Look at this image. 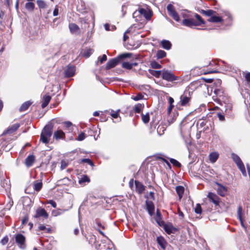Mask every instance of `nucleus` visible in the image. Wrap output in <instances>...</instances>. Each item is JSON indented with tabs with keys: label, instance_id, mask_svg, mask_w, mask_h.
<instances>
[{
	"label": "nucleus",
	"instance_id": "51",
	"mask_svg": "<svg viewBox=\"0 0 250 250\" xmlns=\"http://www.w3.org/2000/svg\"><path fill=\"white\" fill-rule=\"evenodd\" d=\"M59 182L60 184H64V185H68V183L70 182V180H69V179L68 178L66 177V178H64L63 179L60 180L59 181Z\"/></svg>",
	"mask_w": 250,
	"mask_h": 250
},
{
	"label": "nucleus",
	"instance_id": "18",
	"mask_svg": "<svg viewBox=\"0 0 250 250\" xmlns=\"http://www.w3.org/2000/svg\"><path fill=\"white\" fill-rule=\"evenodd\" d=\"M35 161V156L33 155L28 156L25 160V164L27 167H29L32 166Z\"/></svg>",
	"mask_w": 250,
	"mask_h": 250
},
{
	"label": "nucleus",
	"instance_id": "35",
	"mask_svg": "<svg viewBox=\"0 0 250 250\" xmlns=\"http://www.w3.org/2000/svg\"><path fill=\"white\" fill-rule=\"evenodd\" d=\"M144 107L143 104H138L134 107V110L135 113H140Z\"/></svg>",
	"mask_w": 250,
	"mask_h": 250
},
{
	"label": "nucleus",
	"instance_id": "44",
	"mask_svg": "<svg viewBox=\"0 0 250 250\" xmlns=\"http://www.w3.org/2000/svg\"><path fill=\"white\" fill-rule=\"evenodd\" d=\"M37 4L40 8H45L46 6L45 2L42 0H37Z\"/></svg>",
	"mask_w": 250,
	"mask_h": 250
},
{
	"label": "nucleus",
	"instance_id": "7",
	"mask_svg": "<svg viewBox=\"0 0 250 250\" xmlns=\"http://www.w3.org/2000/svg\"><path fill=\"white\" fill-rule=\"evenodd\" d=\"M75 67L72 65H68L64 70V76L65 77H71L74 75L75 73Z\"/></svg>",
	"mask_w": 250,
	"mask_h": 250
},
{
	"label": "nucleus",
	"instance_id": "59",
	"mask_svg": "<svg viewBox=\"0 0 250 250\" xmlns=\"http://www.w3.org/2000/svg\"><path fill=\"white\" fill-rule=\"evenodd\" d=\"M143 98V96L142 94H138L136 96H135L133 99L134 100L137 101L140 100L142 99Z\"/></svg>",
	"mask_w": 250,
	"mask_h": 250
},
{
	"label": "nucleus",
	"instance_id": "53",
	"mask_svg": "<svg viewBox=\"0 0 250 250\" xmlns=\"http://www.w3.org/2000/svg\"><path fill=\"white\" fill-rule=\"evenodd\" d=\"M217 117L219 120V121H224L225 120V116L223 114H222L220 112H218L217 113Z\"/></svg>",
	"mask_w": 250,
	"mask_h": 250
},
{
	"label": "nucleus",
	"instance_id": "41",
	"mask_svg": "<svg viewBox=\"0 0 250 250\" xmlns=\"http://www.w3.org/2000/svg\"><path fill=\"white\" fill-rule=\"evenodd\" d=\"M243 208H242V207L240 206H239L238 207V209H237V217H238V218L239 220H241L242 218V216H243Z\"/></svg>",
	"mask_w": 250,
	"mask_h": 250
},
{
	"label": "nucleus",
	"instance_id": "31",
	"mask_svg": "<svg viewBox=\"0 0 250 250\" xmlns=\"http://www.w3.org/2000/svg\"><path fill=\"white\" fill-rule=\"evenodd\" d=\"M200 13L205 16L208 17H211L216 13V12L212 10H201Z\"/></svg>",
	"mask_w": 250,
	"mask_h": 250
},
{
	"label": "nucleus",
	"instance_id": "26",
	"mask_svg": "<svg viewBox=\"0 0 250 250\" xmlns=\"http://www.w3.org/2000/svg\"><path fill=\"white\" fill-rule=\"evenodd\" d=\"M51 100V97L49 95H44L42 98V108L45 107Z\"/></svg>",
	"mask_w": 250,
	"mask_h": 250
},
{
	"label": "nucleus",
	"instance_id": "23",
	"mask_svg": "<svg viewBox=\"0 0 250 250\" xmlns=\"http://www.w3.org/2000/svg\"><path fill=\"white\" fill-rule=\"evenodd\" d=\"M137 65V63H136V62L130 63L129 62H125L122 63V67H123L125 69L130 70V69H132L133 66H135Z\"/></svg>",
	"mask_w": 250,
	"mask_h": 250
},
{
	"label": "nucleus",
	"instance_id": "29",
	"mask_svg": "<svg viewBox=\"0 0 250 250\" xmlns=\"http://www.w3.org/2000/svg\"><path fill=\"white\" fill-rule=\"evenodd\" d=\"M89 182L90 179L86 175H83L79 180V183L82 185H84L85 183H88Z\"/></svg>",
	"mask_w": 250,
	"mask_h": 250
},
{
	"label": "nucleus",
	"instance_id": "30",
	"mask_svg": "<svg viewBox=\"0 0 250 250\" xmlns=\"http://www.w3.org/2000/svg\"><path fill=\"white\" fill-rule=\"evenodd\" d=\"M176 191L178 195L179 199H181L182 198L184 192V188L182 186H177L176 188Z\"/></svg>",
	"mask_w": 250,
	"mask_h": 250
},
{
	"label": "nucleus",
	"instance_id": "32",
	"mask_svg": "<svg viewBox=\"0 0 250 250\" xmlns=\"http://www.w3.org/2000/svg\"><path fill=\"white\" fill-rule=\"evenodd\" d=\"M32 102L30 101H27L24 103L20 108V111H24L28 109L29 106L32 104Z\"/></svg>",
	"mask_w": 250,
	"mask_h": 250
},
{
	"label": "nucleus",
	"instance_id": "63",
	"mask_svg": "<svg viewBox=\"0 0 250 250\" xmlns=\"http://www.w3.org/2000/svg\"><path fill=\"white\" fill-rule=\"evenodd\" d=\"M95 224L96 225V226L98 227H100L102 228L103 229H104V225L102 224V223L99 221H96Z\"/></svg>",
	"mask_w": 250,
	"mask_h": 250
},
{
	"label": "nucleus",
	"instance_id": "2",
	"mask_svg": "<svg viewBox=\"0 0 250 250\" xmlns=\"http://www.w3.org/2000/svg\"><path fill=\"white\" fill-rule=\"evenodd\" d=\"M161 77L163 79L170 82L181 79L179 77L176 76L173 72L167 70H163L162 71Z\"/></svg>",
	"mask_w": 250,
	"mask_h": 250
},
{
	"label": "nucleus",
	"instance_id": "54",
	"mask_svg": "<svg viewBox=\"0 0 250 250\" xmlns=\"http://www.w3.org/2000/svg\"><path fill=\"white\" fill-rule=\"evenodd\" d=\"M68 165V163L65 160H62L61 161V168L62 170L64 169Z\"/></svg>",
	"mask_w": 250,
	"mask_h": 250
},
{
	"label": "nucleus",
	"instance_id": "8",
	"mask_svg": "<svg viewBox=\"0 0 250 250\" xmlns=\"http://www.w3.org/2000/svg\"><path fill=\"white\" fill-rule=\"evenodd\" d=\"M40 217H43L46 219L48 217V214L46 211L43 208H39L36 211V214L34 215L35 218H39Z\"/></svg>",
	"mask_w": 250,
	"mask_h": 250
},
{
	"label": "nucleus",
	"instance_id": "21",
	"mask_svg": "<svg viewBox=\"0 0 250 250\" xmlns=\"http://www.w3.org/2000/svg\"><path fill=\"white\" fill-rule=\"evenodd\" d=\"M65 137V133L62 130H58L54 133V138L56 140L63 139Z\"/></svg>",
	"mask_w": 250,
	"mask_h": 250
},
{
	"label": "nucleus",
	"instance_id": "16",
	"mask_svg": "<svg viewBox=\"0 0 250 250\" xmlns=\"http://www.w3.org/2000/svg\"><path fill=\"white\" fill-rule=\"evenodd\" d=\"M19 127L20 125L19 124H14L10 127H8L6 130H5L3 132V134H6L12 133L16 131Z\"/></svg>",
	"mask_w": 250,
	"mask_h": 250
},
{
	"label": "nucleus",
	"instance_id": "55",
	"mask_svg": "<svg viewBox=\"0 0 250 250\" xmlns=\"http://www.w3.org/2000/svg\"><path fill=\"white\" fill-rule=\"evenodd\" d=\"M8 240L9 238L8 236H6L1 240L0 243L2 245H5L8 243Z\"/></svg>",
	"mask_w": 250,
	"mask_h": 250
},
{
	"label": "nucleus",
	"instance_id": "22",
	"mask_svg": "<svg viewBox=\"0 0 250 250\" xmlns=\"http://www.w3.org/2000/svg\"><path fill=\"white\" fill-rule=\"evenodd\" d=\"M219 157V153L217 152H213L210 153L209 159L211 163H214Z\"/></svg>",
	"mask_w": 250,
	"mask_h": 250
},
{
	"label": "nucleus",
	"instance_id": "13",
	"mask_svg": "<svg viewBox=\"0 0 250 250\" xmlns=\"http://www.w3.org/2000/svg\"><path fill=\"white\" fill-rule=\"evenodd\" d=\"M190 97L188 96L186 94H184L180 96V103L182 106H187L188 105L190 101Z\"/></svg>",
	"mask_w": 250,
	"mask_h": 250
},
{
	"label": "nucleus",
	"instance_id": "27",
	"mask_svg": "<svg viewBox=\"0 0 250 250\" xmlns=\"http://www.w3.org/2000/svg\"><path fill=\"white\" fill-rule=\"evenodd\" d=\"M161 44L163 48L166 50H169L171 47V42L167 40H163L161 41Z\"/></svg>",
	"mask_w": 250,
	"mask_h": 250
},
{
	"label": "nucleus",
	"instance_id": "5",
	"mask_svg": "<svg viewBox=\"0 0 250 250\" xmlns=\"http://www.w3.org/2000/svg\"><path fill=\"white\" fill-rule=\"evenodd\" d=\"M15 240L16 243L18 244L20 248L23 249L25 248V237L21 234H18L15 236Z\"/></svg>",
	"mask_w": 250,
	"mask_h": 250
},
{
	"label": "nucleus",
	"instance_id": "3",
	"mask_svg": "<svg viewBox=\"0 0 250 250\" xmlns=\"http://www.w3.org/2000/svg\"><path fill=\"white\" fill-rule=\"evenodd\" d=\"M214 93L217 97L216 100L218 102H221V101L223 102L224 100L227 99L228 98L222 87L214 88Z\"/></svg>",
	"mask_w": 250,
	"mask_h": 250
},
{
	"label": "nucleus",
	"instance_id": "46",
	"mask_svg": "<svg viewBox=\"0 0 250 250\" xmlns=\"http://www.w3.org/2000/svg\"><path fill=\"white\" fill-rule=\"evenodd\" d=\"M169 160L170 163L172 164L174 166H176L178 167H181V164L176 160L173 158H170Z\"/></svg>",
	"mask_w": 250,
	"mask_h": 250
},
{
	"label": "nucleus",
	"instance_id": "6",
	"mask_svg": "<svg viewBox=\"0 0 250 250\" xmlns=\"http://www.w3.org/2000/svg\"><path fill=\"white\" fill-rule=\"evenodd\" d=\"M182 24L186 26L193 27L199 26V24L195 22V20L192 18L185 19L182 22Z\"/></svg>",
	"mask_w": 250,
	"mask_h": 250
},
{
	"label": "nucleus",
	"instance_id": "25",
	"mask_svg": "<svg viewBox=\"0 0 250 250\" xmlns=\"http://www.w3.org/2000/svg\"><path fill=\"white\" fill-rule=\"evenodd\" d=\"M208 21L211 22H221L223 20L221 17L213 15Z\"/></svg>",
	"mask_w": 250,
	"mask_h": 250
},
{
	"label": "nucleus",
	"instance_id": "34",
	"mask_svg": "<svg viewBox=\"0 0 250 250\" xmlns=\"http://www.w3.org/2000/svg\"><path fill=\"white\" fill-rule=\"evenodd\" d=\"M173 103L174 99L172 97H169L168 98V104L169 105L167 109V113L168 114H169L171 113V110L174 107V105L173 104Z\"/></svg>",
	"mask_w": 250,
	"mask_h": 250
},
{
	"label": "nucleus",
	"instance_id": "36",
	"mask_svg": "<svg viewBox=\"0 0 250 250\" xmlns=\"http://www.w3.org/2000/svg\"><path fill=\"white\" fill-rule=\"evenodd\" d=\"M237 166L241 171L243 175L244 176H247V172L243 163L242 162L239 164V165H237Z\"/></svg>",
	"mask_w": 250,
	"mask_h": 250
},
{
	"label": "nucleus",
	"instance_id": "38",
	"mask_svg": "<svg viewBox=\"0 0 250 250\" xmlns=\"http://www.w3.org/2000/svg\"><path fill=\"white\" fill-rule=\"evenodd\" d=\"M142 120L144 123L147 124L149 121V114L148 113H146V114H142Z\"/></svg>",
	"mask_w": 250,
	"mask_h": 250
},
{
	"label": "nucleus",
	"instance_id": "14",
	"mask_svg": "<svg viewBox=\"0 0 250 250\" xmlns=\"http://www.w3.org/2000/svg\"><path fill=\"white\" fill-rule=\"evenodd\" d=\"M223 102L225 104V112L226 113L229 114L231 112L232 109V104L230 103L228 98L226 99L223 101Z\"/></svg>",
	"mask_w": 250,
	"mask_h": 250
},
{
	"label": "nucleus",
	"instance_id": "1",
	"mask_svg": "<svg viewBox=\"0 0 250 250\" xmlns=\"http://www.w3.org/2000/svg\"><path fill=\"white\" fill-rule=\"evenodd\" d=\"M53 127V125L49 124L45 125L43 128L41 135V140L43 143L45 144L48 143L50 138L52 135Z\"/></svg>",
	"mask_w": 250,
	"mask_h": 250
},
{
	"label": "nucleus",
	"instance_id": "10",
	"mask_svg": "<svg viewBox=\"0 0 250 250\" xmlns=\"http://www.w3.org/2000/svg\"><path fill=\"white\" fill-rule=\"evenodd\" d=\"M120 61L119 57L111 59L108 61L106 65V69H110L117 65Z\"/></svg>",
	"mask_w": 250,
	"mask_h": 250
},
{
	"label": "nucleus",
	"instance_id": "56",
	"mask_svg": "<svg viewBox=\"0 0 250 250\" xmlns=\"http://www.w3.org/2000/svg\"><path fill=\"white\" fill-rule=\"evenodd\" d=\"M85 138V134L84 133H81V134H80L78 135L77 140L78 141H83V140Z\"/></svg>",
	"mask_w": 250,
	"mask_h": 250
},
{
	"label": "nucleus",
	"instance_id": "52",
	"mask_svg": "<svg viewBox=\"0 0 250 250\" xmlns=\"http://www.w3.org/2000/svg\"><path fill=\"white\" fill-rule=\"evenodd\" d=\"M195 212L197 214H201L202 212V208L199 204H197L195 208Z\"/></svg>",
	"mask_w": 250,
	"mask_h": 250
},
{
	"label": "nucleus",
	"instance_id": "43",
	"mask_svg": "<svg viewBox=\"0 0 250 250\" xmlns=\"http://www.w3.org/2000/svg\"><path fill=\"white\" fill-rule=\"evenodd\" d=\"M94 52L93 49L88 48L84 51L83 55L86 58H88Z\"/></svg>",
	"mask_w": 250,
	"mask_h": 250
},
{
	"label": "nucleus",
	"instance_id": "58",
	"mask_svg": "<svg viewBox=\"0 0 250 250\" xmlns=\"http://www.w3.org/2000/svg\"><path fill=\"white\" fill-rule=\"evenodd\" d=\"M62 214V212L59 210H53L52 212V215L57 216Z\"/></svg>",
	"mask_w": 250,
	"mask_h": 250
},
{
	"label": "nucleus",
	"instance_id": "9",
	"mask_svg": "<svg viewBox=\"0 0 250 250\" xmlns=\"http://www.w3.org/2000/svg\"><path fill=\"white\" fill-rule=\"evenodd\" d=\"M208 197L215 205H219L220 199L216 194L212 192H209L208 195Z\"/></svg>",
	"mask_w": 250,
	"mask_h": 250
},
{
	"label": "nucleus",
	"instance_id": "42",
	"mask_svg": "<svg viewBox=\"0 0 250 250\" xmlns=\"http://www.w3.org/2000/svg\"><path fill=\"white\" fill-rule=\"evenodd\" d=\"M166 52L163 50H158L157 53V57L158 59H162L166 56Z\"/></svg>",
	"mask_w": 250,
	"mask_h": 250
},
{
	"label": "nucleus",
	"instance_id": "45",
	"mask_svg": "<svg viewBox=\"0 0 250 250\" xmlns=\"http://www.w3.org/2000/svg\"><path fill=\"white\" fill-rule=\"evenodd\" d=\"M132 56V54L130 53H124L118 56L120 60L121 59L127 58H130Z\"/></svg>",
	"mask_w": 250,
	"mask_h": 250
},
{
	"label": "nucleus",
	"instance_id": "57",
	"mask_svg": "<svg viewBox=\"0 0 250 250\" xmlns=\"http://www.w3.org/2000/svg\"><path fill=\"white\" fill-rule=\"evenodd\" d=\"M98 60L100 61V62L101 63H103L104 62H105V61H106L107 60V57L106 56V55L105 54H104L102 58H101L100 57H99L98 58Z\"/></svg>",
	"mask_w": 250,
	"mask_h": 250
},
{
	"label": "nucleus",
	"instance_id": "64",
	"mask_svg": "<svg viewBox=\"0 0 250 250\" xmlns=\"http://www.w3.org/2000/svg\"><path fill=\"white\" fill-rule=\"evenodd\" d=\"M246 79L249 82H250V72L247 73L245 76Z\"/></svg>",
	"mask_w": 250,
	"mask_h": 250
},
{
	"label": "nucleus",
	"instance_id": "17",
	"mask_svg": "<svg viewBox=\"0 0 250 250\" xmlns=\"http://www.w3.org/2000/svg\"><path fill=\"white\" fill-rule=\"evenodd\" d=\"M157 242L162 249H163V250L166 249V246L167 245V242H166V241L165 240L163 237H158L157 238Z\"/></svg>",
	"mask_w": 250,
	"mask_h": 250
},
{
	"label": "nucleus",
	"instance_id": "49",
	"mask_svg": "<svg viewBox=\"0 0 250 250\" xmlns=\"http://www.w3.org/2000/svg\"><path fill=\"white\" fill-rule=\"evenodd\" d=\"M151 65L152 68L159 69L161 68V65L156 62H153L151 63Z\"/></svg>",
	"mask_w": 250,
	"mask_h": 250
},
{
	"label": "nucleus",
	"instance_id": "37",
	"mask_svg": "<svg viewBox=\"0 0 250 250\" xmlns=\"http://www.w3.org/2000/svg\"><path fill=\"white\" fill-rule=\"evenodd\" d=\"M25 7L27 10L32 11L34 9L35 4L32 2H28L26 3Z\"/></svg>",
	"mask_w": 250,
	"mask_h": 250
},
{
	"label": "nucleus",
	"instance_id": "60",
	"mask_svg": "<svg viewBox=\"0 0 250 250\" xmlns=\"http://www.w3.org/2000/svg\"><path fill=\"white\" fill-rule=\"evenodd\" d=\"M82 161L84 163H87V164L91 166L93 165V162L89 159H83L82 160Z\"/></svg>",
	"mask_w": 250,
	"mask_h": 250
},
{
	"label": "nucleus",
	"instance_id": "50",
	"mask_svg": "<svg viewBox=\"0 0 250 250\" xmlns=\"http://www.w3.org/2000/svg\"><path fill=\"white\" fill-rule=\"evenodd\" d=\"M39 229L40 230H45L48 232H50L51 231V229L50 228H46L45 226L42 225H40L39 227Z\"/></svg>",
	"mask_w": 250,
	"mask_h": 250
},
{
	"label": "nucleus",
	"instance_id": "39",
	"mask_svg": "<svg viewBox=\"0 0 250 250\" xmlns=\"http://www.w3.org/2000/svg\"><path fill=\"white\" fill-rule=\"evenodd\" d=\"M149 72L151 74L157 78H159L161 75L162 76V71L150 70Z\"/></svg>",
	"mask_w": 250,
	"mask_h": 250
},
{
	"label": "nucleus",
	"instance_id": "19",
	"mask_svg": "<svg viewBox=\"0 0 250 250\" xmlns=\"http://www.w3.org/2000/svg\"><path fill=\"white\" fill-rule=\"evenodd\" d=\"M146 209L148 213L151 216L154 214V206L153 203L151 201H146Z\"/></svg>",
	"mask_w": 250,
	"mask_h": 250
},
{
	"label": "nucleus",
	"instance_id": "47",
	"mask_svg": "<svg viewBox=\"0 0 250 250\" xmlns=\"http://www.w3.org/2000/svg\"><path fill=\"white\" fill-rule=\"evenodd\" d=\"M222 82L221 80L220 79H217L214 82V88H221V84Z\"/></svg>",
	"mask_w": 250,
	"mask_h": 250
},
{
	"label": "nucleus",
	"instance_id": "48",
	"mask_svg": "<svg viewBox=\"0 0 250 250\" xmlns=\"http://www.w3.org/2000/svg\"><path fill=\"white\" fill-rule=\"evenodd\" d=\"M120 110H118L117 111H114L113 110H111L110 115L112 116V118L114 119H116L119 116V111Z\"/></svg>",
	"mask_w": 250,
	"mask_h": 250
},
{
	"label": "nucleus",
	"instance_id": "20",
	"mask_svg": "<svg viewBox=\"0 0 250 250\" xmlns=\"http://www.w3.org/2000/svg\"><path fill=\"white\" fill-rule=\"evenodd\" d=\"M140 15L144 16L146 20H150L151 18V14L149 12L144 8L139 9Z\"/></svg>",
	"mask_w": 250,
	"mask_h": 250
},
{
	"label": "nucleus",
	"instance_id": "12",
	"mask_svg": "<svg viewBox=\"0 0 250 250\" xmlns=\"http://www.w3.org/2000/svg\"><path fill=\"white\" fill-rule=\"evenodd\" d=\"M164 228L166 232L169 234L171 233H175L178 230L171 224L165 225Z\"/></svg>",
	"mask_w": 250,
	"mask_h": 250
},
{
	"label": "nucleus",
	"instance_id": "61",
	"mask_svg": "<svg viewBox=\"0 0 250 250\" xmlns=\"http://www.w3.org/2000/svg\"><path fill=\"white\" fill-rule=\"evenodd\" d=\"M48 204H50L53 208H56L57 207V204L53 200H49L47 202Z\"/></svg>",
	"mask_w": 250,
	"mask_h": 250
},
{
	"label": "nucleus",
	"instance_id": "15",
	"mask_svg": "<svg viewBox=\"0 0 250 250\" xmlns=\"http://www.w3.org/2000/svg\"><path fill=\"white\" fill-rule=\"evenodd\" d=\"M135 184L136 187V190L139 194H142L145 189V187L143 185V184L141 182L138 181H135Z\"/></svg>",
	"mask_w": 250,
	"mask_h": 250
},
{
	"label": "nucleus",
	"instance_id": "24",
	"mask_svg": "<svg viewBox=\"0 0 250 250\" xmlns=\"http://www.w3.org/2000/svg\"><path fill=\"white\" fill-rule=\"evenodd\" d=\"M69 28L71 33L76 34L79 32V27L75 23H70L69 25Z\"/></svg>",
	"mask_w": 250,
	"mask_h": 250
},
{
	"label": "nucleus",
	"instance_id": "33",
	"mask_svg": "<svg viewBox=\"0 0 250 250\" xmlns=\"http://www.w3.org/2000/svg\"><path fill=\"white\" fill-rule=\"evenodd\" d=\"M231 158L236 165H238L239 164L242 163V161H241L239 156L235 153L231 154Z\"/></svg>",
	"mask_w": 250,
	"mask_h": 250
},
{
	"label": "nucleus",
	"instance_id": "4",
	"mask_svg": "<svg viewBox=\"0 0 250 250\" xmlns=\"http://www.w3.org/2000/svg\"><path fill=\"white\" fill-rule=\"evenodd\" d=\"M167 8L168 14L172 17L175 21H180V17L177 12L175 11L174 6L171 4H169L167 6Z\"/></svg>",
	"mask_w": 250,
	"mask_h": 250
},
{
	"label": "nucleus",
	"instance_id": "62",
	"mask_svg": "<svg viewBox=\"0 0 250 250\" xmlns=\"http://www.w3.org/2000/svg\"><path fill=\"white\" fill-rule=\"evenodd\" d=\"M64 124L66 127L69 128V127L72 125V124L71 122L69 121H66L64 122Z\"/></svg>",
	"mask_w": 250,
	"mask_h": 250
},
{
	"label": "nucleus",
	"instance_id": "40",
	"mask_svg": "<svg viewBox=\"0 0 250 250\" xmlns=\"http://www.w3.org/2000/svg\"><path fill=\"white\" fill-rule=\"evenodd\" d=\"M195 17L197 19V21H195V22L199 24V25H201L202 24H204L205 21L202 19V17L198 14H195Z\"/></svg>",
	"mask_w": 250,
	"mask_h": 250
},
{
	"label": "nucleus",
	"instance_id": "28",
	"mask_svg": "<svg viewBox=\"0 0 250 250\" xmlns=\"http://www.w3.org/2000/svg\"><path fill=\"white\" fill-rule=\"evenodd\" d=\"M42 187V182L38 181H35L33 183V188L35 190L38 192L39 191Z\"/></svg>",
	"mask_w": 250,
	"mask_h": 250
},
{
	"label": "nucleus",
	"instance_id": "11",
	"mask_svg": "<svg viewBox=\"0 0 250 250\" xmlns=\"http://www.w3.org/2000/svg\"><path fill=\"white\" fill-rule=\"evenodd\" d=\"M216 185L218 186L216 188L217 193L221 196H225L227 192V188L219 183H216Z\"/></svg>",
	"mask_w": 250,
	"mask_h": 250
}]
</instances>
